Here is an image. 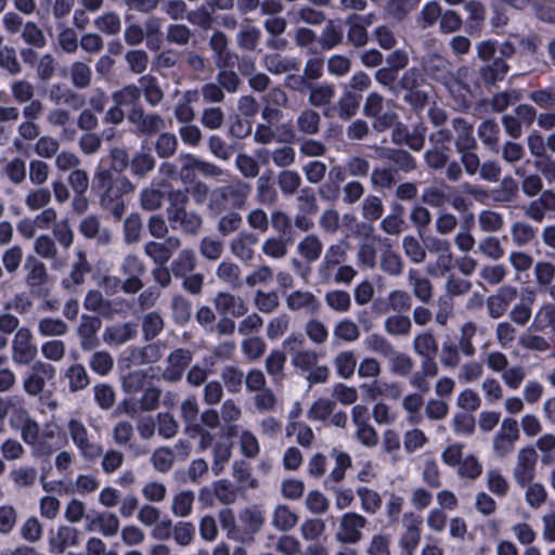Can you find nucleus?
Segmentation results:
<instances>
[{"label": "nucleus", "instance_id": "1", "mask_svg": "<svg viewBox=\"0 0 555 555\" xmlns=\"http://www.w3.org/2000/svg\"><path fill=\"white\" fill-rule=\"evenodd\" d=\"M94 188L99 192L100 205L119 220L125 212L126 194L134 191L133 183L126 176H117L107 168H98L94 173Z\"/></svg>", "mask_w": 555, "mask_h": 555}, {"label": "nucleus", "instance_id": "2", "mask_svg": "<svg viewBox=\"0 0 555 555\" xmlns=\"http://www.w3.org/2000/svg\"><path fill=\"white\" fill-rule=\"evenodd\" d=\"M251 184L242 180L234 179L229 184L220 185L211 191L207 209L216 215L231 210L244 209L251 195Z\"/></svg>", "mask_w": 555, "mask_h": 555}, {"label": "nucleus", "instance_id": "3", "mask_svg": "<svg viewBox=\"0 0 555 555\" xmlns=\"http://www.w3.org/2000/svg\"><path fill=\"white\" fill-rule=\"evenodd\" d=\"M10 426L20 431L22 440L31 449L34 456H50L54 452L55 449L49 441L40 439V425L26 405L18 410Z\"/></svg>", "mask_w": 555, "mask_h": 555}, {"label": "nucleus", "instance_id": "4", "mask_svg": "<svg viewBox=\"0 0 555 555\" xmlns=\"http://www.w3.org/2000/svg\"><path fill=\"white\" fill-rule=\"evenodd\" d=\"M1 24L8 35L20 34L23 42L29 47L43 49L47 46V38L41 27L34 21H24L14 11L5 12L1 18Z\"/></svg>", "mask_w": 555, "mask_h": 555}, {"label": "nucleus", "instance_id": "5", "mask_svg": "<svg viewBox=\"0 0 555 555\" xmlns=\"http://www.w3.org/2000/svg\"><path fill=\"white\" fill-rule=\"evenodd\" d=\"M66 427L73 444L83 461L94 462L100 459L102 444L91 440V436L81 420L72 417L67 421Z\"/></svg>", "mask_w": 555, "mask_h": 555}, {"label": "nucleus", "instance_id": "6", "mask_svg": "<svg viewBox=\"0 0 555 555\" xmlns=\"http://www.w3.org/2000/svg\"><path fill=\"white\" fill-rule=\"evenodd\" d=\"M538 453L534 447L526 446L518 450L512 469V476L519 488H525L535 479Z\"/></svg>", "mask_w": 555, "mask_h": 555}, {"label": "nucleus", "instance_id": "7", "mask_svg": "<svg viewBox=\"0 0 555 555\" xmlns=\"http://www.w3.org/2000/svg\"><path fill=\"white\" fill-rule=\"evenodd\" d=\"M367 519L356 512L345 513L338 522L335 539L341 544H357L363 539V529L366 528Z\"/></svg>", "mask_w": 555, "mask_h": 555}, {"label": "nucleus", "instance_id": "8", "mask_svg": "<svg viewBox=\"0 0 555 555\" xmlns=\"http://www.w3.org/2000/svg\"><path fill=\"white\" fill-rule=\"evenodd\" d=\"M519 438L518 422L513 417H505L492 438V451L494 455L496 457H505L511 454Z\"/></svg>", "mask_w": 555, "mask_h": 555}, {"label": "nucleus", "instance_id": "9", "mask_svg": "<svg viewBox=\"0 0 555 555\" xmlns=\"http://www.w3.org/2000/svg\"><path fill=\"white\" fill-rule=\"evenodd\" d=\"M384 98L377 92L370 93L363 104V114L369 118H373V129L377 132H384L395 125L398 115L388 111L383 113Z\"/></svg>", "mask_w": 555, "mask_h": 555}, {"label": "nucleus", "instance_id": "10", "mask_svg": "<svg viewBox=\"0 0 555 555\" xmlns=\"http://www.w3.org/2000/svg\"><path fill=\"white\" fill-rule=\"evenodd\" d=\"M55 376V369L53 365L36 361L29 373L23 378L22 387L26 395L29 397H41L43 393L47 382L52 380Z\"/></svg>", "mask_w": 555, "mask_h": 555}, {"label": "nucleus", "instance_id": "11", "mask_svg": "<svg viewBox=\"0 0 555 555\" xmlns=\"http://www.w3.org/2000/svg\"><path fill=\"white\" fill-rule=\"evenodd\" d=\"M127 118L140 135L152 137L166 128V121L159 114L146 112L143 106L131 108Z\"/></svg>", "mask_w": 555, "mask_h": 555}, {"label": "nucleus", "instance_id": "12", "mask_svg": "<svg viewBox=\"0 0 555 555\" xmlns=\"http://www.w3.org/2000/svg\"><path fill=\"white\" fill-rule=\"evenodd\" d=\"M34 251L41 259L48 260L54 271L63 270L68 263V251L60 250L55 240L48 234H41L35 240Z\"/></svg>", "mask_w": 555, "mask_h": 555}, {"label": "nucleus", "instance_id": "13", "mask_svg": "<svg viewBox=\"0 0 555 555\" xmlns=\"http://www.w3.org/2000/svg\"><path fill=\"white\" fill-rule=\"evenodd\" d=\"M33 333L28 327L16 331L12 340V360L17 365H27L37 356V347L33 344Z\"/></svg>", "mask_w": 555, "mask_h": 555}, {"label": "nucleus", "instance_id": "14", "mask_svg": "<svg viewBox=\"0 0 555 555\" xmlns=\"http://www.w3.org/2000/svg\"><path fill=\"white\" fill-rule=\"evenodd\" d=\"M182 241L176 235H170L165 241H147L143 245V253L155 264H166L173 254L181 247Z\"/></svg>", "mask_w": 555, "mask_h": 555}, {"label": "nucleus", "instance_id": "15", "mask_svg": "<svg viewBox=\"0 0 555 555\" xmlns=\"http://www.w3.org/2000/svg\"><path fill=\"white\" fill-rule=\"evenodd\" d=\"M285 306L292 312L302 311L307 314H318L321 301L317 295L308 289H295L284 294Z\"/></svg>", "mask_w": 555, "mask_h": 555}, {"label": "nucleus", "instance_id": "16", "mask_svg": "<svg viewBox=\"0 0 555 555\" xmlns=\"http://www.w3.org/2000/svg\"><path fill=\"white\" fill-rule=\"evenodd\" d=\"M167 218L172 229H178L182 233L191 236L198 235L204 227L203 216L192 209H180L176 212L168 214Z\"/></svg>", "mask_w": 555, "mask_h": 555}, {"label": "nucleus", "instance_id": "17", "mask_svg": "<svg viewBox=\"0 0 555 555\" xmlns=\"http://www.w3.org/2000/svg\"><path fill=\"white\" fill-rule=\"evenodd\" d=\"M212 304L217 312L222 317L231 315L241 318L248 311V307L244 299L230 292H219L212 299Z\"/></svg>", "mask_w": 555, "mask_h": 555}, {"label": "nucleus", "instance_id": "18", "mask_svg": "<svg viewBox=\"0 0 555 555\" xmlns=\"http://www.w3.org/2000/svg\"><path fill=\"white\" fill-rule=\"evenodd\" d=\"M191 361L192 352L189 349L179 348L173 350L167 358V366L163 372V378L171 383L179 382Z\"/></svg>", "mask_w": 555, "mask_h": 555}, {"label": "nucleus", "instance_id": "19", "mask_svg": "<svg viewBox=\"0 0 555 555\" xmlns=\"http://www.w3.org/2000/svg\"><path fill=\"white\" fill-rule=\"evenodd\" d=\"M102 322L95 315L82 314L77 326V335L80 338V347L85 351L96 348L100 344L96 333L101 328Z\"/></svg>", "mask_w": 555, "mask_h": 555}, {"label": "nucleus", "instance_id": "20", "mask_svg": "<svg viewBox=\"0 0 555 555\" xmlns=\"http://www.w3.org/2000/svg\"><path fill=\"white\" fill-rule=\"evenodd\" d=\"M258 237L253 232L241 231L229 243L231 254L241 261H250L255 257Z\"/></svg>", "mask_w": 555, "mask_h": 555}, {"label": "nucleus", "instance_id": "21", "mask_svg": "<svg viewBox=\"0 0 555 555\" xmlns=\"http://www.w3.org/2000/svg\"><path fill=\"white\" fill-rule=\"evenodd\" d=\"M347 40L356 48L364 47L369 41L366 28L372 24V15L352 14L346 20Z\"/></svg>", "mask_w": 555, "mask_h": 555}, {"label": "nucleus", "instance_id": "22", "mask_svg": "<svg viewBox=\"0 0 555 555\" xmlns=\"http://www.w3.org/2000/svg\"><path fill=\"white\" fill-rule=\"evenodd\" d=\"M412 307L410 294L403 289H392L388 293L385 300L378 299L374 302V308L379 313L393 311L398 313L406 312Z\"/></svg>", "mask_w": 555, "mask_h": 555}, {"label": "nucleus", "instance_id": "23", "mask_svg": "<svg viewBox=\"0 0 555 555\" xmlns=\"http://www.w3.org/2000/svg\"><path fill=\"white\" fill-rule=\"evenodd\" d=\"M79 544V531L70 526H59L56 532L49 538V551L52 554H63L66 548Z\"/></svg>", "mask_w": 555, "mask_h": 555}, {"label": "nucleus", "instance_id": "24", "mask_svg": "<svg viewBox=\"0 0 555 555\" xmlns=\"http://www.w3.org/2000/svg\"><path fill=\"white\" fill-rule=\"evenodd\" d=\"M79 232L88 240H94L100 245L112 242L113 233L108 228H102L100 219L94 215L85 217L78 227Z\"/></svg>", "mask_w": 555, "mask_h": 555}, {"label": "nucleus", "instance_id": "25", "mask_svg": "<svg viewBox=\"0 0 555 555\" xmlns=\"http://www.w3.org/2000/svg\"><path fill=\"white\" fill-rule=\"evenodd\" d=\"M137 334L138 328L134 323H117L104 328L102 339L108 346H120L133 339Z\"/></svg>", "mask_w": 555, "mask_h": 555}, {"label": "nucleus", "instance_id": "26", "mask_svg": "<svg viewBox=\"0 0 555 555\" xmlns=\"http://www.w3.org/2000/svg\"><path fill=\"white\" fill-rule=\"evenodd\" d=\"M406 281L413 296L422 304H429L434 297V285L430 280L414 268L409 269Z\"/></svg>", "mask_w": 555, "mask_h": 555}, {"label": "nucleus", "instance_id": "27", "mask_svg": "<svg viewBox=\"0 0 555 555\" xmlns=\"http://www.w3.org/2000/svg\"><path fill=\"white\" fill-rule=\"evenodd\" d=\"M138 83L141 95L143 94L145 102L150 106L155 107L164 101L165 92L157 77L146 74L139 78Z\"/></svg>", "mask_w": 555, "mask_h": 555}, {"label": "nucleus", "instance_id": "28", "mask_svg": "<svg viewBox=\"0 0 555 555\" xmlns=\"http://www.w3.org/2000/svg\"><path fill=\"white\" fill-rule=\"evenodd\" d=\"M262 66L273 75H282L299 69L296 59L283 56L280 53H267L261 59Z\"/></svg>", "mask_w": 555, "mask_h": 555}, {"label": "nucleus", "instance_id": "29", "mask_svg": "<svg viewBox=\"0 0 555 555\" xmlns=\"http://www.w3.org/2000/svg\"><path fill=\"white\" fill-rule=\"evenodd\" d=\"M324 245L319 235L310 233L305 235L297 244L298 255L309 263L320 259Z\"/></svg>", "mask_w": 555, "mask_h": 555}, {"label": "nucleus", "instance_id": "30", "mask_svg": "<svg viewBox=\"0 0 555 555\" xmlns=\"http://www.w3.org/2000/svg\"><path fill=\"white\" fill-rule=\"evenodd\" d=\"M197 267V258L194 249L188 247L179 250L170 263V271L175 278H183L193 272Z\"/></svg>", "mask_w": 555, "mask_h": 555}, {"label": "nucleus", "instance_id": "31", "mask_svg": "<svg viewBox=\"0 0 555 555\" xmlns=\"http://www.w3.org/2000/svg\"><path fill=\"white\" fill-rule=\"evenodd\" d=\"M452 128L456 133V151L474 150L477 146L473 135V126L465 119L461 117L452 119Z\"/></svg>", "mask_w": 555, "mask_h": 555}, {"label": "nucleus", "instance_id": "32", "mask_svg": "<svg viewBox=\"0 0 555 555\" xmlns=\"http://www.w3.org/2000/svg\"><path fill=\"white\" fill-rule=\"evenodd\" d=\"M216 276L219 281L228 284L232 288L243 286L242 269L232 260H222L217 266Z\"/></svg>", "mask_w": 555, "mask_h": 555}, {"label": "nucleus", "instance_id": "33", "mask_svg": "<svg viewBox=\"0 0 555 555\" xmlns=\"http://www.w3.org/2000/svg\"><path fill=\"white\" fill-rule=\"evenodd\" d=\"M508 69V64L501 57H496L482 65L479 68V75L486 85L493 86L505 78Z\"/></svg>", "mask_w": 555, "mask_h": 555}, {"label": "nucleus", "instance_id": "34", "mask_svg": "<svg viewBox=\"0 0 555 555\" xmlns=\"http://www.w3.org/2000/svg\"><path fill=\"white\" fill-rule=\"evenodd\" d=\"M299 516L288 505L279 504L272 513V526L282 532L291 531L296 527Z\"/></svg>", "mask_w": 555, "mask_h": 555}, {"label": "nucleus", "instance_id": "35", "mask_svg": "<svg viewBox=\"0 0 555 555\" xmlns=\"http://www.w3.org/2000/svg\"><path fill=\"white\" fill-rule=\"evenodd\" d=\"M412 320L403 313H392L384 321V331L392 337H408L412 331Z\"/></svg>", "mask_w": 555, "mask_h": 555}, {"label": "nucleus", "instance_id": "36", "mask_svg": "<svg viewBox=\"0 0 555 555\" xmlns=\"http://www.w3.org/2000/svg\"><path fill=\"white\" fill-rule=\"evenodd\" d=\"M16 131L17 135L13 139L12 144L16 151H22L26 143L37 140L41 128L37 121L23 119L18 124Z\"/></svg>", "mask_w": 555, "mask_h": 555}, {"label": "nucleus", "instance_id": "37", "mask_svg": "<svg viewBox=\"0 0 555 555\" xmlns=\"http://www.w3.org/2000/svg\"><path fill=\"white\" fill-rule=\"evenodd\" d=\"M195 493L192 490H181L171 500L170 512L179 518H186L193 513Z\"/></svg>", "mask_w": 555, "mask_h": 555}, {"label": "nucleus", "instance_id": "38", "mask_svg": "<svg viewBox=\"0 0 555 555\" xmlns=\"http://www.w3.org/2000/svg\"><path fill=\"white\" fill-rule=\"evenodd\" d=\"M324 301L327 308L338 314L350 311L352 306L351 295L344 289H331L324 295Z\"/></svg>", "mask_w": 555, "mask_h": 555}, {"label": "nucleus", "instance_id": "39", "mask_svg": "<svg viewBox=\"0 0 555 555\" xmlns=\"http://www.w3.org/2000/svg\"><path fill=\"white\" fill-rule=\"evenodd\" d=\"M90 266L85 254L79 253L78 259L73 263L69 275L62 280V286L66 289H73L85 282V275L89 272Z\"/></svg>", "mask_w": 555, "mask_h": 555}, {"label": "nucleus", "instance_id": "40", "mask_svg": "<svg viewBox=\"0 0 555 555\" xmlns=\"http://www.w3.org/2000/svg\"><path fill=\"white\" fill-rule=\"evenodd\" d=\"M296 127L302 134L314 135L320 131L321 116L313 108H305L296 118Z\"/></svg>", "mask_w": 555, "mask_h": 555}, {"label": "nucleus", "instance_id": "41", "mask_svg": "<svg viewBox=\"0 0 555 555\" xmlns=\"http://www.w3.org/2000/svg\"><path fill=\"white\" fill-rule=\"evenodd\" d=\"M450 67V62L437 53L426 55L423 61L424 70L435 79H447Z\"/></svg>", "mask_w": 555, "mask_h": 555}, {"label": "nucleus", "instance_id": "42", "mask_svg": "<svg viewBox=\"0 0 555 555\" xmlns=\"http://www.w3.org/2000/svg\"><path fill=\"white\" fill-rule=\"evenodd\" d=\"M285 363L286 357L280 350H272L266 358L264 367L273 384L279 385L283 382Z\"/></svg>", "mask_w": 555, "mask_h": 555}, {"label": "nucleus", "instance_id": "43", "mask_svg": "<svg viewBox=\"0 0 555 555\" xmlns=\"http://www.w3.org/2000/svg\"><path fill=\"white\" fill-rule=\"evenodd\" d=\"M37 330L43 337H61L68 333L69 327L61 318L44 317L38 320Z\"/></svg>", "mask_w": 555, "mask_h": 555}, {"label": "nucleus", "instance_id": "44", "mask_svg": "<svg viewBox=\"0 0 555 555\" xmlns=\"http://www.w3.org/2000/svg\"><path fill=\"white\" fill-rule=\"evenodd\" d=\"M253 304L259 312L264 314L275 312L281 305L279 294L274 289L268 292L257 289L254 294Z\"/></svg>", "mask_w": 555, "mask_h": 555}, {"label": "nucleus", "instance_id": "45", "mask_svg": "<svg viewBox=\"0 0 555 555\" xmlns=\"http://www.w3.org/2000/svg\"><path fill=\"white\" fill-rule=\"evenodd\" d=\"M379 267L386 274L396 278L402 274L404 262L402 257L388 246L380 254Z\"/></svg>", "mask_w": 555, "mask_h": 555}, {"label": "nucleus", "instance_id": "46", "mask_svg": "<svg viewBox=\"0 0 555 555\" xmlns=\"http://www.w3.org/2000/svg\"><path fill=\"white\" fill-rule=\"evenodd\" d=\"M337 375L343 379H350L357 369V357L351 350L338 352L333 360Z\"/></svg>", "mask_w": 555, "mask_h": 555}, {"label": "nucleus", "instance_id": "47", "mask_svg": "<svg viewBox=\"0 0 555 555\" xmlns=\"http://www.w3.org/2000/svg\"><path fill=\"white\" fill-rule=\"evenodd\" d=\"M163 20L157 16H150L142 26L146 46L151 50H158L162 44Z\"/></svg>", "mask_w": 555, "mask_h": 555}, {"label": "nucleus", "instance_id": "48", "mask_svg": "<svg viewBox=\"0 0 555 555\" xmlns=\"http://www.w3.org/2000/svg\"><path fill=\"white\" fill-rule=\"evenodd\" d=\"M140 99L141 93L139 87L133 83L126 85L112 94L113 102L121 107H142V105L139 104Z\"/></svg>", "mask_w": 555, "mask_h": 555}, {"label": "nucleus", "instance_id": "49", "mask_svg": "<svg viewBox=\"0 0 555 555\" xmlns=\"http://www.w3.org/2000/svg\"><path fill=\"white\" fill-rule=\"evenodd\" d=\"M511 236L515 246L525 247L537 237V229L526 221H516L511 227Z\"/></svg>", "mask_w": 555, "mask_h": 555}, {"label": "nucleus", "instance_id": "50", "mask_svg": "<svg viewBox=\"0 0 555 555\" xmlns=\"http://www.w3.org/2000/svg\"><path fill=\"white\" fill-rule=\"evenodd\" d=\"M491 196L498 204L513 203L518 196V184L513 178L505 177L500 185L491 191Z\"/></svg>", "mask_w": 555, "mask_h": 555}, {"label": "nucleus", "instance_id": "51", "mask_svg": "<svg viewBox=\"0 0 555 555\" xmlns=\"http://www.w3.org/2000/svg\"><path fill=\"white\" fill-rule=\"evenodd\" d=\"M450 189L444 182L427 186L423 190L422 201L431 207H442L450 202L447 191Z\"/></svg>", "mask_w": 555, "mask_h": 555}, {"label": "nucleus", "instance_id": "52", "mask_svg": "<svg viewBox=\"0 0 555 555\" xmlns=\"http://www.w3.org/2000/svg\"><path fill=\"white\" fill-rule=\"evenodd\" d=\"M309 104L312 107H324L327 106L335 96V88L331 83H319L309 86Z\"/></svg>", "mask_w": 555, "mask_h": 555}, {"label": "nucleus", "instance_id": "53", "mask_svg": "<svg viewBox=\"0 0 555 555\" xmlns=\"http://www.w3.org/2000/svg\"><path fill=\"white\" fill-rule=\"evenodd\" d=\"M9 478L17 489L30 488L36 483L38 470L33 466H18L10 472Z\"/></svg>", "mask_w": 555, "mask_h": 555}, {"label": "nucleus", "instance_id": "54", "mask_svg": "<svg viewBox=\"0 0 555 555\" xmlns=\"http://www.w3.org/2000/svg\"><path fill=\"white\" fill-rule=\"evenodd\" d=\"M333 335L338 340L351 344L360 338L361 332L353 320L345 318L335 324Z\"/></svg>", "mask_w": 555, "mask_h": 555}, {"label": "nucleus", "instance_id": "55", "mask_svg": "<svg viewBox=\"0 0 555 555\" xmlns=\"http://www.w3.org/2000/svg\"><path fill=\"white\" fill-rule=\"evenodd\" d=\"M3 175L14 185L25 182L27 177L26 162L21 157H13L3 166Z\"/></svg>", "mask_w": 555, "mask_h": 555}, {"label": "nucleus", "instance_id": "56", "mask_svg": "<svg viewBox=\"0 0 555 555\" xmlns=\"http://www.w3.org/2000/svg\"><path fill=\"white\" fill-rule=\"evenodd\" d=\"M359 105L360 98L358 95L351 90L344 91L336 103L338 117L343 120L350 119L357 114Z\"/></svg>", "mask_w": 555, "mask_h": 555}, {"label": "nucleus", "instance_id": "57", "mask_svg": "<svg viewBox=\"0 0 555 555\" xmlns=\"http://www.w3.org/2000/svg\"><path fill=\"white\" fill-rule=\"evenodd\" d=\"M343 38L341 26L334 21H328L320 35L319 43L323 50H332L343 42Z\"/></svg>", "mask_w": 555, "mask_h": 555}, {"label": "nucleus", "instance_id": "58", "mask_svg": "<svg viewBox=\"0 0 555 555\" xmlns=\"http://www.w3.org/2000/svg\"><path fill=\"white\" fill-rule=\"evenodd\" d=\"M387 360L389 362L390 372L396 376H409L414 369L413 359L409 354L400 352L397 349L393 350V353L388 357Z\"/></svg>", "mask_w": 555, "mask_h": 555}, {"label": "nucleus", "instance_id": "59", "mask_svg": "<svg viewBox=\"0 0 555 555\" xmlns=\"http://www.w3.org/2000/svg\"><path fill=\"white\" fill-rule=\"evenodd\" d=\"M70 82L77 89H87L91 85L92 70L91 67L82 62L75 61L69 68Z\"/></svg>", "mask_w": 555, "mask_h": 555}, {"label": "nucleus", "instance_id": "60", "mask_svg": "<svg viewBox=\"0 0 555 555\" xmlns=\"http://www.w3.org/2000/svg\"><path fill=\"white\" fill-rule=\"evenodd\" d=\"M336 408V402L327 398H318L307 411V417L312 422H326Z\"/></svg>", "mask_w": 555, "mask_h": 555}, {"label": "nucleus", "instance_id": "61", "mask_svg": "<svg viewBox=\"0 0 555 555\" xmlns=\"http://www.w3.org/2000/svg\"><path fill=\"white\" fill-rule=\"evenodd\" d=\"M26 270V283L31 286H40L46 283L48 279V272L46 264L33 257H28L25 264Z\"/></svg>", "mask_w": 555, "mask_h": 555}, {"label": "nucleus", "instance_id": "62", "mask_svg": "<svg viewBox=\"0 0 555 555\" xmlns=\"http://www.w3.org/2000/svg\"><path fill=\"white\" fill-rule=\"evenodd\" d=\"M155 158L147 152L135 153L130 162L131 173L140 179L145 178L155 168Z\"/></svg>", "mask_w": 555, "mask_h": 555}, {"label": "nucleus", "instance_id": "63", "mask_svg": "<svg viewBox=\"0 0 555 555\" xmlns=\"http://www.w3.org/2000/svg\"><path fill=\"white\" fill-rule=\"evenodd\" d=\"M52 201V193L48 188L38 186L30 189L25 196V205L30 211L46 208Z\"/></svg>", "mask_w": 555, "mask_h": 555}, {"label": "nucleus", "instance_id": "64", "mask_svg": "<svg viewBox=\"0 0 555 555\" xmlns=\"http://www.w3.org/2000/svg\"><path fill=\"white\" fill-rule=\"evenodd\" d=\"M261 253L274 260H281L287 256L288 242L282 236H270L262 242Z\"/></svg>", "mask_w": 555, "mask_h": 555}]
</instances>
